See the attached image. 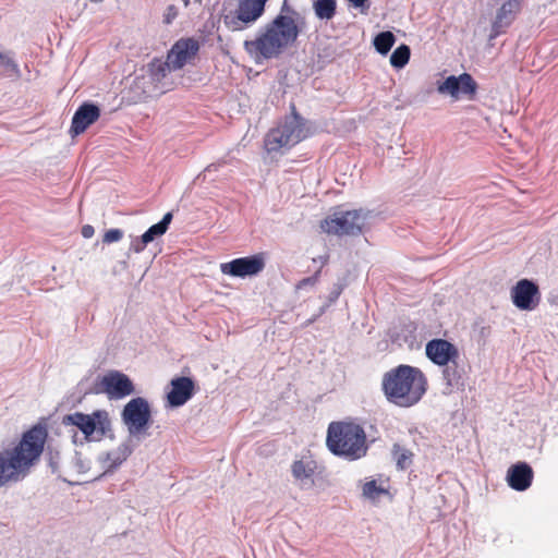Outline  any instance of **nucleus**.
<instances>
[{
    "label": "nucleus",
    "instance_id": "1",
    "mask_svg": "<svg viewBox=\"0 0 558 558\" xmlns=\"http://www.w3.org/2000/svg\"><path fill=\"white\" fill-rule=\"evenodd\" d=\"M304 27V16L283 0L278 14L258 29L254 39L244 41V49L256 60L276 59L294 45Z\"/></svg>",
    "mask_w": 558,
    "mask_h": 558
},
{
    "label": "nucleus",
    "instance_id": "2",
    "mask_svg": "<svg viewBox=\"0 0 558 558\" xmlns=\"http://www.w3.org/2000/svg\"><path fill=\"white\" fill-rule=\"evenodd\" d=\"M48 433L35 425L26 430L16 446L0 451V487L23 481L44 452Z\"/></svg>",
    "mask_w": 558,
    "mask_h": 558
},
{
    "label": "nucleus",
    "instance_id": "3",
    "mask_svg": "<svg viewBox=\"0 0 558 558\" xmlns=\"http://www.w3.org/2000/svg\"><path fill=\"white\" fill-rule=\"evenodd\" d=\"M381 386L389 402L409 408L425 395L427 380L417 367L401 364L384 375Z\"/></svg>",
    "mask_w": 558,
    "mask_h": 558
},
{
    "label": "nucleus",
    "instance_id": "4",
    "mask_svg": "<svg viewBox=\"0 0 558 558\" xmlns=\"http://www.w3.org/2000/svg\"><path fill=\"white\" fill-rule=\"evenodd\" d=\"M327 447L338 457L348 461L363 458L368 445L364 428L353 422H332L327 430Z\"/></svg>",
    "mask_w": 558,
    "mask_h": 558
},
{
    "label": "nucleus",
    "instance_id": "5",
    "mask_svg": "<svg viewBox=\"0 0 558 558\" xmlns=\"http://www.w3.org/2000/svg\"><path fill=\"white\" fill-rule=\"evenodd\" d=\"M305 120L293 110L286 117L282 123L271 129L265 137V148L268 153L279 151L281 148H290L308 135Z\"/></svg>",
    "mask_w": 558,
    "mask_h": 558
},
{
    "label": "nucleus",
    "instance_id": "6",
    "mask_svg": "<svg viewBox=\"0 0 558 558\" xmlns=\"http://www.w3.org/2000/svg\"><path fill=\"white\" fill-rule=\"evenodd\" d=\"M62 424L78 428L87 441H99L111 432V420L106 410H96L90 414H66L62 418Z\"/></svg>",
    "mask_w": 558,
    "mask_h": 558
},
{
    "label": "nucleus",
    "instance_id": "7",
    "mask_svg": "<svg viewBox=\"0 0 558 558\" xmlns=\"http://www.w3.org/2000/svg\"><path fill=\"white\" fill-rule=\"evenodd\" d=\"M134 78V88L146 97H154L165 94L170 84L167 76L171 72L163 60L154 58L144 65Z\"/></svg>",
    "mask_w": 558,
    "mask_h": 558
},
{
    "label": "nucleus",
    "instance_id": "8",
    "mask_svg": "<svg viewBox=\"0 0 558 558\" xmlns=\"http://www.w3.org/2000/svg\"><path fill=\"white\" fill-rule=\"evenodd\" d=\"M121 421L125 425L129 437L141 442L149 436L148 428L151 421L149 402L143 397L131 399L121 412Z\"/></svg>",
    "mask_w": 558,
    "mask_h": 558
},
{
    "label": "nucleus",
    "instance_id": "9",
    "mask_svg": "<svg viewBox=\"0 0 558 558\" xmlns=\"http://www.w3.org/2000/svg\"><path fill=\"white\" fill-rule=\"evenodd\" d=\"M371 211L353 209L335 213L322 222V229L336 235H360L368 219Z\"/></svg>",
    "mask_w": 558,
    "mask_h": 558
},
{
    "label": "nucleus",
    "instance_id": "10",
    "mask_svg": "<svg viewBox=\"0 0 558 558\" xmlns=\"http://www.w3.org/2000/svg\"><path fill=\"white\" fill-rule=\"evenodd\" d=\"M268 0H238L235 10L222 15V23L231 32L244 31L265 13Z\"/></svg>",
    "mask_w": 558,
    "mask_h": 558
},
{
    "label": "nucleus",
    "instance_id": "11",
    "mask_svg": "<svg viewBox=\"0 0 558 558\" xmlns=\"http://www.w3.org/2000/svg\"><path fill=\"white\" fill-rule=\"evenodd\" d=\"M134 391L131 379L123 373L118 371L109 372L95 384L92 393H106L109 399H121Z\"/></svg>",
    "mask_w": 558,
    "mask_h": 558
},
{
    "label": "nucleus",
    "instance_id": "12",
    "mask_svg": "<svg viewBox=\"0 0 558 558\" xmlns=\"http://www.w3.org/2000/svg\"><path fill=\"white\" fill-rule=\"evenodd\" d=\"M265 268L263 254H255L245 257L234 258L231 262L222 263L220 271L236 278H245L258 275Z\"/></svg>",
    "mask_w": 558,
    "mask_h": 558
},
{
    "label": "nucleus",
    "instance_id": "13",
    "mask_svg": "<svg viewBox=\"0 0 558 558\" xmlns=\"http://www.w3.org/2000/svg\"><path fill=\"white\" fill-rule=\"evenodd\" d=\"M437 90L439 94L450 95L454 99L461 97L473 99L477 90V84L471 74L462 73L459 76H448L438 85Z\"/></svg>",
    "mask_w": 558,
    "mask_h": 558
},
{
    "label": "nucleus",
    "instance_id": "14",
    "mask_svg": "<svg viewBox=\"0 0 558 558\" xmlns=\"http://www.w3.org/2000/svg\"><path fill=\"white\" fill-rule=\"evenodd\" d=\"M199 45L195 39H180L169 50L163 62L168 64L170 71L180 70L197 53Z\"/></svg>",
    "mask_w": 558,
    "mask_h": 558
},
{
    "label": "nucleus",
    "instance_id": "15",
    "mask_svg": "<svg viewBox=\"0 0 558 558\" xmlns=\"http://www.w3.org/2000/svg\"><path fill=\"white\" fill-rule=\"evenodd\" d=\"M511 299L518 308L531 311L539 301L538 286L530 279H521L511 289Z\"/></svg>",
    "mask_w": 558,
    "mask_h": 558
},
{
    "label": "nucleus",
    "instance_id": "16",
    "mask_svg": "<svg viewBox=\"0 0 558 558\" xmlns=\"http://www.w3.org/2000/svg\"><path fill=\"white\" fill-rule=\"evenodd\" d=\"M317 463L310 457L294 460L291 464V474L294 484L302 490H310L315 486Z\"/></svg>",
    "mask_w": 558,
    "mask_h": 558
},
{
    "label": "nucleus",
    "instance_id": "17",
    "mask_svg": "<svg viewBox=\"0 0 558 558\" xmlns=\"http://www.w3.org/2000/svg\"><path fill=\"white\" fill-rule=\"evenodd\" d=\"M521 10V0H508L497 11L492 23L489 39H495L504 34L506 29L513 23L517 14Z\"/></svg>",
    "mask_w": 558,
    "mask_h": 558
},
{
    "label": "nucleus",
    "instance_id": "18",
    "mask_svg": "<svg viewBox=\"0 0 558 558\" xmlns=\"http://www.w3.org/2000/svg\"><path fill=\"white\" fill-rule=\"evenodd\" d=\"M426 356L436 365H447L459 357V351L454 344L445 339H433L425 348Z\"/></svg>",
    "mask_w": 558,
    "mask_h": 558
},
{
    "label": "nucleus",
    "instance_id": "19",
    "mask_svg": "<svg viewBox=\"0 0 558 558\" xmlns=\"http://www.w3.org/2000/svg\"><path fill=\"white\" fill-rule=\"evenodd\" d=\"M170 385L171 389L167 393V401L172 408L184 405L194 395L195 384L190 377H175L171 379Z\"/></svg>",
    "mask_w": 558,
    "mask_h": 558
},
{
    "label": "nucleus",
    "instance_id": "20",
    "mask_svg": "<svg viewBox=\"0 0 558 558\" xmlns=\"http://www.w3.org/2000/svg\"><path fill=\"white\" fill-rule=\"evenodd\" d=\"M100 117V109L93 102L82 104L73 114L70 132L80 135Z\"/></svg>",
    "mask_w": 558,
    "mask_h": 558
},
{
    "label": "nucleus",
    "instance_id": "21",
    "mask_svg": "<svg viewBox=\"0 0 558 558\" xmlns=\"http://www.w3.org/2000/svg\"><path fill=\"white\" fill-rule=\"evenodd\" d=\"M533 475V470L526 462H518L508 469L506 480L512 489L524 492L532 485Z\"/></svg>",
    "mask_w": 558,
    "mask_h": 558
},
{
    "label": "nucleus",
    "instance_id": "22",
    "mask_svg": "<svg viewBox=\"0 0 558 558\" xmlns=\"http://www.w3.org/2000/svg\"><path fill=\"white\" fill-rule=\"evenodd\" d=\"M138 442L128 437L116 449L100 457V461L107 466V472L118 469L134 451Z\"/></svg>",
    "mask_w": 558,
    "mask_h": 558
},
{
    "label": "nucleus",
    "instance_id": "23",
    "mask_svg": "<svg viewBox=\"0 0 558 558\" xmlns=\"http://www.w3.org/2000/svg\"><path fill=\"white\" fill-rule=\"evenodd\" d=\"M440 366L442 367V379L445 383L444 395H450L454 389L463 386L462 371L459 368L457 360Z\"/></svg>",
    "mask_w": 558,
    "mask_h": 558
},
{
    "label": "nucleus",
    "instance_id": "24",
    "mask_svg": "<svg viewBox=\"0 0 558 558\" xmlns=\"http://www.w3.org/2000/svg\"><path fill=\"white\" fill-rule=\"evenodd\" d=\"M172 213H167L162 217V219L150 226L142 235L143 241H147L148 243H151L155 239L162 236L167 230L169 229V226L172 221Z\"/></svg>",
    "mask_w": 558,
    "mask_h": 558
},
{
    "label": "nucleus",
    "instance_id": "25",
    "mask_svg": "<svg viewBox=\"0 0 558 558\" xmlns=\"http://www.w3.org/2000/svg\"><path fill=\"white\" fill-rule=\"evenodd\" d=\"M0 76L8 78H19L21 76L17 63L8 52H0Z\"/></svg>",
    "mask_w": 558,
    "mask_h": 558
},
{
    "label": "nucleus",
    "instance_id": "26",
    "mask_svg": "<svg viewBox=\"0 0 558 558\" xmlns=\"http://www.w3.org/2000/svg\"><path fill=\"white\" fill-rule=\"evenodd\" d=\"M315 15L319 20H331L336 14V0H315L313 3Z\"/></svg>",
    "mask_w": 558,
    "mask_h": 558
},
{
    "label": "nucleus",
    "instance_id": "27",
    "mask_svg": "<svg viewBox=\"0 0 558 558\" xmlns=\"http://www.w3.org/2000/svg\"><path fill=\"white\" fill-rule=\"evenodd\" d=\"M396 43V36L390 31L380 32L373 40L376 51L386 56Z\"/></svg>",
    "mask_w": 558,
    "mask_h": 558
},
{
    "label": "nucleus",
    "instance_id": "28",
    "mask_svg": "<svg viewBox=\"0 0 558 558\" xmlns=\"http://www.w3.org/2000/svg\"><path fill=\"white\" fill-rule=\"evenodd\" d=\"M391 452L399 470H407L412 464L413 453L411 450L395 444Z\"/></svg>",
    "mask_w": 558,
    "mask_h": 558
},
{
    "label": "nucleus",
    "instance_id": "29",
    "mask_svg": "<svg viewBox=\"0 0 558 558\" xmlns=\"http://www.w3.org/2000/svg\"><path fill=\"white\" fill-rule=\"evenodd\" d=\"M411 50L407 45H400L390 56V64L396 69H402L409 62Z\"/></svg>",
    "mask_w": 558,
    "mask_h": 558
},
{
    "label": "nucleus",
    "instance_id": "30",
    "mask_svg": "<svg viewBox=\"0 0 558 558\" xmlns=\"http://www.w3.org/2000/svg\"><path fill=\"white\" fill-rule=\"evenodd\" d=\"M319 276L320 269H318L313 276L300 280L295 286L296 290H306L314 288L319 280Z\"/></svg>",
    "mask_w": 558,
    "mask_h": 558
},
{
    "label": "nucleus",
    "instance_id": "31",
    "mask_svg": "<svg viewBox=\"0 0 558 558\" xmlns=\"http://www.w3.org/2000/svg\"><path fill=\"white\" fill-rule=\"evenodd\" d=\"M381 493L384 489L377 485L376 481H369L363 486V495L367 498L374 499Z\"/></svg>",
    "mask_w": 558,
    "mask_h": 558
},
{
    "label": "nucleus",
    "instance_id": "32",
    "mask_svg": "<svg viewBox=\"0 0 558 558\" xmlns=\"http://www.w3.org/2000/svg\"><path fill=\"white\" fill-rule=\"evenodd\" d=\"M123 238V231L121 229H109L105 232L102 242L106 244H111L114 242H119Z\"/></svg>",
    "mask_w": 558,
    "mask_h": 558
},
{
    "label": "nucleus",
    "instance_id": "33",
    "mask_svg": "<svg viewBox=\"0 0 558 558\" xmlns=\"http://www.w3.org/2000/svg\"><path fill=\"white\" fill-rule=\"evenodd\" d=\"M342 291H343V284H341V283L333 284V287H332V289H331V291L329 292V295H328V303L322 307L320 313H324V311L329 305L335 303L339 299V296L342 293Z\"/></svg>",
    "mask_w": 558,
    "mask_h": 558
},
{
    "label": "nucleus",
    "instance_id": "34",
    "mask_svg": "<svg viewBox=\"0 0 558 558\" xmlns=\"http://www.w3.org/2000/svg\"><path fill=\"white\" fill-rule=\"evenodd\" d=\"M149 243L143 241V235L131 239L130 251L136 254L142 253Z\"/></svg>",
    "mask_w": 558,
    "mask_h": 558
},
{
    "label": "nucleus",
    "instance_id": "35",
    "mask_svg": "<svg viewBox=\"0 0 558 558\" xmlns=\"http://www.w3.org/2000/svg\"><path fill=\"white\" fill-rule=\"evenodd\" d=\"M178 14V8L173 4H169L163 13V23L167 25L171 24L177 19Z\"/></svg>",
    "mask_w": 558,
    "mask_h": 558
},
{
    "label": "nucleus",
    "instance_id": "36",
    "mask_svg": "<svg viewBox=\"0 0 558 558\" xmlns=\"http://www.w3.org/2000/svg\"><path fill=\"white\" fill-rule=\"evenodd\" d=\"M81 233H82L83 238L90 239L95 233V229L90 225H85L82 227Z\"/></svg>",
    "mask_w": 558,
    "mask_h": 558
},
{
    "label": "nucleus",
    "instance_id": "37",
    "mask_svg": "<svg viewBox=\"0 0 558 558\" xmlns=\"http://www.w3.org/2000/svg\"><path fill=\"white\" fill-rule=\"evenodd\" d=\"M49 465L53 471H56L58 469V453L53 454L52 452H49Z\"/></svg>",
    "mask_w": 558,
    "mask_h": 558
},
{
    "label": "nucleus",
    "instance_id": "38",
    "mask_svg": "<svg viewBox=\"0 0 558 558\" xmlns=\"http://www.w3.org/2000/svg\"><path fill=\"white\" fill-rule=\"evenodd\" d=\"M223 165V162H215V163H210L209 166H207V168L205 169V173H210L213 171H217L221 166ZM206 177V174H204Z\"/></svg>",
    "mask_w": 558,
    "mask_h": 558
},
{
    "label": "nucleus",
    "instance_id": "39",
    "mask_svg": "<svg viewBox=\"0 0 558 558\" xmlns=\"http://www.w3.org/2000/svg\"><path fill=\"white\" fill-rule=\"evenodd\" d=\"M327 259H328V258H327L326 256H320V257H319V262H320L322 264H326V263H327Z\"/></svg>",
    "mask_w": 558,
    "mask_h": 558
},
{
    "label": "nucleus",
    "instance_id": "40",
    "mask_svg": "<svg viewBox=\"0 0 558 558\" xmlns=\"http://www.w3.org/2000/svg\"><path fill=\"white\" fill-rule=\"evenodd\" d=\"M184 4V7H187L190 4V0H181Z\"/></svg>",
    "mask_w": 558,
    "mask_h": 558
}]
</instances>
